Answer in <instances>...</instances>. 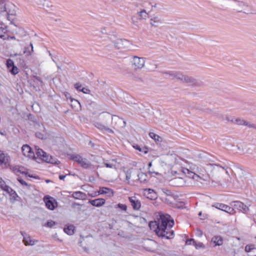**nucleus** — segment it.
Wrapping results in <instances>:
<instances>
[{
  "instance_id": "nucleus-1",
  "label": "nucleus",
  "mask_w": 256,
  "mask_h": 256,
  "mask_svg": "<svg viewBox=\"0 0 256 256\" xmlns=\"http://www.w3.org/2000/svg\"><path fill=\"white\" fill-rule=\"evenodd\" d=\"M174 225V221L168 214H161L157 220L152 221L149 223V227L158 236L166 239L174 238V231L172 228Z\"/></svg>"
},
{
  "instance_id": "nucleus-2",
  "label": "nucleus",
  "mask_w": 256,
  "mask_h": 256,
  "mask_svg": "<svg viewBox=\"0 0 256 256\" xmlns=\"http://www.w3.org/2000/svg\"><path fill=\"white\" fill-rule=\"evenodd\" d=\"M100 122H95L94 126L101 130H105L111 134H114V132L108 128V126L112 124V115L110 113L104 112L99 116Z\"/></svg>"
},
{
  "instance_id": "nucleus-3",
  "label": "nucleus",
  "mask_w": 256,
  "mask_h": 256,
  "mask_svg": "<svg viewBox=\"0 0 256 256\" xmlns=\"http://www.w3.org/2000/svg\"><path fill=\"white\" fill-rule=\"evenodd\" d=\"M232 6L234 9L238 12H243L248 14H256V10L244 2L234 0Z\"/></svg>"
},
{
  "instance_id": "nucleus-4",
  "label": "nucleus",
  "mask_w": 256,
  "mask_h": 256,
  "mask_svg": "<svg viewBox=\"0 0 256 256\" xmlns=\"http://www.w3.org/2000/svg\"><path fill=\"white\" fill-rule=\"evenodd\" d=\"M15 18V10L6 8L4 2H1L0 4V21L6 20L10 21V24H12Z\"/></svg>"
},
{
  "instance_id": "nucleus-5",
  "label": "nucleus",
  "mask_w": 256,
  "mask_h": 256,
  "mask_svg": "<svg viewBox=\"0 0 256 256\" xmlns=\"http://www.w3.org/2000/svg\"><path fill=\"white\" fill-rule=\"evenodd\" d=\"M36 158H34L36 160L38 158L40 160H42L46 162L50 163L52 164H58L60 163L59 161H57L55 158H52V156L47 154L44 152L42 149L40 148H37L36 146Z\"/></svg>"
},
{
  "instance_id": "nucleus-6",
  "label": "nucleus",
  "mask_w": 256,
  "mask_h": 256,
  "mask_svg": "<svg viewBox=\"0 0 256 256\" xmlns=\"http://www.w3.org/2000/svg\"><path fill=\"white\" fill-rule=\"evenodd\" d=\"M145 60L144 58L132 56L130 60L132 67L135 70H142L145 66Z\"/></svg>"
},
{
  "instance_id": "nucleus-7",
  "label": "nucleus",
  "mask_w": 256,
  "mask_h": 256,
  "mask_svg": "<svg viewBox=\"0 0 256 256\" xmlns=\"http://www.w3.org/2000/svg\"><path fill=\"white\" fill-rule=\"evenodd\" d=\"M70 158L76 162L84 168H88L91 166V163L86 158H84L77 154H69Z\"/></svg>"
},
{
  "instance_id": "nucleus-8",
  "label": "nucleus",
  "mask_w": 256,
  "mask_h": 256,
  "mask_svg": "<svg viewBox=\"0 0 256 256\" xmlns=\"http://www.w3.org/2000/svg\"><path fill=\"white\" fill-rule=\"evenodd\" d=\"M126 122L122 118L116 115H112V127L115 130L124 128Z\"/></svg>"
},
{
  "instance_id": "nucleus-9",
  "label": "nucleus",
  "mask_w": 256,
  "mask_h": 256,
  "mask_svg": "<svg viewBox=\"0 0 256 256\" xmlns=\"http://www.w3.org/2000/svg\"><path fill=\"white\" fill-rule=\"evenodd\" d=\"M206 165L208 166H210L212 167V171L214 172V176L216 178H218L220 175L222 174L224 170H226V174H229L227 170L228 166H220L219 164H210Z\"/></svg>"
},
{
  "instance_id": "nucleus-10",
  "label": "nucleus",
  "mask_w": 256,
  "mask_h": 256,
  "mask_svg": "<svg viewBox=\"0 0 256 256\" xmlns=\"http://www.w3.org/2000/svg\"><path fill=\"white\" fill-rule=\"evenodd\" d=\"M178 80L192 86H198V82L194 77L184 74L181 72Z\"/></svg>"
},
{
  "instance_id": "nucleus-11",
  "label": "nucleus",
  "mask_w": 256,
  "mask_h": 256,
  "mask_svg": "<svg viewBox=\"0 0 256 256\" xmlns=\"http://www.w3.org/2000/svg\"><path fill=\"white\" fill-rule=\"evenodd\" d=\"M194 180L192 184L200 185L202 184L204 182H208L210 178V176L208 174H204L200 172L199 174H196V176H194Z\"/></svg>"
},
{
  "instance_id": "nucleus-12",
  "label": "nucleus",
  "mask_w": 256,
  "mask_h": 256,
  "mask_svg": "<svg viewBox=\"0 0 256 256\" xmlns=\"http://www.w3.org/2000/svg\"><path fill=\"white\" fill-rule=\"evenodd\" d=\"M231 205L244 214H247L250 210L248 206L240 201H235L231 203Z\"/></svg>"
},
{
  "instance_id": "nucleus-13",
  "label": "nucleus",
  "mask_w": 256,
  "mask_h": 256,
  "mask_svg": "<svg viewBox=\"0 0 256 256\" xmlns=\"http://www.w3.org/2000/svg\"><path fill=\"white\" fill-rule=\"evenodd\" d=\"M212 206L231 214H234L235 212V210L234 208L223 204L216 203L212 205Z\"/></svg>"
},
{
  "instance_id": "nucleus-14",
  "label": "nucleus",
  "mask_w": 256,
  "mask_h": 256,
  "mask_svg": "<svg viewBox=\"0 0 256 256\" xmlns=\"http://www.w3.org/2000/svg\"><path fill=\"white\" fill-rule=\"evenodd\" d=\"M22 151L23 155L31 159L36 158L34 152L32 151L31 148L28 145L24 144L22 147Z\"/></svg>"
},
{
  "instance_id": "nucleus-15",
  "label": "nucleus",
  "mask_w": 256,
  "mask_h": 256,
  "mask_svg": "<svg viewBox=\"0 0 256 256\" xmlns=\"http://www.w3.org/2000/svg\"><path fill=\"white\" fill-rule=\"evenodd\" d=\"M44 200L46 208L49 210H54L58 206L55 200L49 196H44Z\"/></svg>"
},
{
  "instance_id": "nucleus-16",
  "label": "nucleus",
  "mask_w": 256,
  "mask_h": 256,
  "mask_svg": "<svg viewBox=\"0 0 256 256\" xmlns=\"http://www.w3.org/2000/svg\"><path fill=\"white\" fill-rule=\"evenodd\" d=\"M6 66L10 72L12 74H16L18 72V68L14 66L13 60L8 59L6 60Z\"/></svg>"
},
{
  "instance_id": "nucleus-17",
  "label": "nucleus",
  "mask_w": 256,
  "mask_h": 256,
  "mask_svg": "<svg viewBox=\"0 0 256 256\" xmlns=\"http://www.w3.org/2000/svg\"><path fill=\"white\" fill-rule=\"evenodd\" d=\"M20 233L23 236V242L26 246H33L35 244L36 241L32 239L29 235L23 232H21Z\"/></svg>"
},
{
  "instance_id": "nucleus-18",
  "label": "nucleus",
  "mask_w": 256,
  "mask_h": 256,
  "mask_svg": "<svg viewBox=\"0 0 256 256\" xmlns=\"http://www.w3.org/2000/svg\"><path fill=\"white\" fill-rule=\"evenodd\" d=\"M164 74L166 75L165 78H170L172 80L176 79L178 80L181 72L174 71H168L164 72Z\"/></svg>"
},
{
  "instance_id": "nucleus-19",
  "label": "nucleus",
  "mask_w": 256,
  "mask_h": 256,
  "mask_svg": "<svg viewBox=\"0 0 256 256\" xmlns=\"http://www.w3.org/2000/svg\"><path fill=\"white\" fill-rule=\"evenodd\" d=\"M128 199L132 206V208L134 210H140L141 206V203L140 202L136 196L129 197Z\"/></svg>"
},
{
  "instance_id": "nucleus-20",
  "label": "nucleus",
  "mask_w": 256,
  "mask_h": 256,
  "mask_svg": "<svg viewBox=\"0 0 256 256\" xmlns=\"http://www.w3.org/2000/svg\"><path fill=\"white\" fill-rule=\"evenodd\" d=\"M8 28L2 22L0 23V38L3 40L8 39V36H7Z\"/></svg>"
},
{
  "instance_id": "nucleus-21",
  "label": "nucleus",
  "mask_w": 256,
  "mask_h": 256,
  "mask_svg": "<svg viewBox=\"0 0 256 256\" xmlns=\"http://www.w3.org/2000/svg\"><path fill=\"white\" fill-rule=\"evenodd\" d=\"M3 190L6 192L8 194H10V200L15 201L16 200V198L18 197V196L16 192L13 190L11 188L8 186H6V188H4Z\"/></svg>"
},
{
  "instance_id": "nucleus-22",
  "label": "nucleus",
  "mask_w": 256,
  "mask_h": 256,
  "mask_svg": "<svg viewBox=\"0 0 256 256\" xmlns=\"http://www.w3.org/2000/svg\"><path fill=\"white\" fill-rule=\"evenodd\" d=\"M144 195L148 199L153 200L156 198V194L152 189L148 188L144 190Z\"/></svg>"
},
{
  "instance_id": "nucleus-23",
  "label": "nucleus",
  "mask_w": 256,
  "mask_h": 256,
  "mask_svg": "<svg viewBox=\"0 0 256 256\" xmlns=\"http://www.w3.org/2000/svg\"><path fill=\"white\" fill-rule=\"evenodd\" d=\"M224 240L220 236H214L211 240V242L214 244V246H220L223 244Z\"/></svg>"
},
{
  "instance_id": "nucleus-24",
  "label": "nucleus",
  "mask_w": 256,
  "mask_h": 256,
  "mask_svg": "<svg viewBox=\"0 0 256 256\" xmlns=\"http://www.w3.org/2000/svg\"><path fill=\"white\" fill-rule=\"evenodd\" d=\"M110 41L114 44L115 48L117 50H120L124 47V42H126V40L122 39H116L114 40H112L110 38Z\"/></svg>"
},
{
  "instance_id": "nucleus-25",
  "label": "nucleus",
  "mask_w": 256,
  "mask_h": 256,
  "mask_svg": "<svg viewBox=\"0 0 256 256\" xmlns=\"http://www.w3.org/2000/svg\"><path fill=\"white\" fill-rule=\"evenodd\" d=\"M105 200L104 198H96L93 200H90L89 202L93 206L100 207L105 204Z\"/></svg>"
},
{
  "instance_id": "nucleus-26",
  "label": "nucleus",
  "mask_w": 256,
  "mask_h": 256,
  "mask_svg": "<svg viewBox=\"0 0 256 256\" xmlns=\"http://www.w3.org/2000/svg\"><path fill=\"white\" fill-rule=\"evenodd\" d=\"M186 182L184 178H176L172 180L171 182L172 184L176 186H182Z\"/></svg>"
},
{
  "instance_id": "nucleus-27",
  "label": "nucleus",
  "mask_w": 256,
  "mask_h": 256,
  "mask_svg": "<svg viewBox=\"0 0 256 256\" xmlns=\"http://www.w3.org/2000/svg\"><path fill=\"white\" fill-rule=\"evenodd\" d=\"M72 196L75 199L84 200L86 199V196L85 193L78 191L73 192Z\"/></svg>"
},
{
  "instance_id": "nucleus-28",
  "label": "nucleus",
  "mask_w": 256,
  "mask_h": 256,
  "mask_svg": "<svg viewBox=\"0 0 256 256\" xmlns=\"http://www.w3.org/2000/svg\"><path fill=\"white\" fill-rule=\"evenodd\" d=\"M162 23V21L158 16H154L150 19V24L152 26L157 27Z\"/></svg>"
},
{
  "instance_id": "nucleus-29",
  "label": "nucleus",
  "mask_w": 256,
  "mask_h": 256,
  "mask_svg": "<svg viewBox=\"0 0 256 256\" xmlns=\"http://www.w3.org/2000/svg\"><path fill=\"white\" fill-rule=\"evenodd\" d=\"M235 122L238 125L247 126L249 128H256V126L253 124H250L248 122H246L244 120L240 118H236L235 120Z\"/></svg>"
},
{
  "instance_id": "nucleus-30",
  "label": "nucleus",
  "mask_w": 256,
  "mask_h": 256,
  "mask_svg": "<svg viewBox=\"0 0 256 256\" xmlns=\"http://www.w3.org/2000/svg\"><path fill=\"white\" fill-rule=\"evenodd\" d=\"M99 193L100 194H106L110 197L114 195V192L112 189L105 187L100 188L99 190Z\"/></svg>"
},
{
  "instance_id": "nucleus-31",
  "label": "nucleus",
  "mask_w": 256,
  "mask_h": 256,
  "mask_svg": "<svg viewBox=\"0 0 256 256\" xmlns=\"http://www.w3.org/2000/svg\"><path fill=\"white\" fill-rule=\"evenodd\" d=\"M70 99L71 102V106L72 108H75L77 110L78 109H80L81 106L80 102L78 100L72 98L71 96H70Z\"/></svg>"
},
{
  "instance_id": "nucleus-32",
  "label": "nucleus",
  "mask_w": 256,
  "mask_h": 256,
  "mask_svg": "<svg viewBox=\"0 0 256 256\" xmlns=\"http://www.w3.org/2000/svg\"><path fill=\"white\" fill-rule=\"evenodd\" d=\"M8 156L7 154H4L2 152L0 151V164H6L8 162Z\"/></svg>"
},
{
  "instance_id": "nucleus-33",
  "label": "nucleus",
  "mask_w": 256,
  "mask_h": 256,
  "mask_svg": "<svg viewBox=\"0 0 256 256\" xmlns=\"http://www.w3.org/2000/svg\"><path fill=\"white\" fill-rule=\"evenodd\" d=\"M138 19L140 20H146L148 16V14L145 10H141L137 12Z\"/></svg>"
},
{
  "instance_id": "nucleus-34",
  "label": "nucleus",
  "mask_w": 256,
  "mask_h": 256,
  "mask_svg": "<svg viewBox=\"0 0 256 256\" xmlns=\"http://www.w3.org/2000/svg\"><path fill=\"white\" fill-rule=\"evenodd\" d=\"M138 180L140 182L146 183L147 182V174L144 172H140L138 174Z\"/></svg>"
},
{
  "instance_id": "nucleus-35",
  "label": "nucleus",
  "mask_w": 256,
  "mask_h": 256,
  "mask_svg": "<svg viewBox=\"0 0 256 256\" xmlns=\"http://www.w3.org/2000/svg\"><path fill=\"white\" fill-rule=\"evenodd\" d=\"M64 230L67 234L72 235L74 234V226L73 225L68 226Z\"/></svg>"
},
{
  "instance_id": "nucleus-36",
  "label": "nucleus",
  "mask_w": 256,
  "mask_h": 256,
  "mask_svg": "<svg viewBox=\"0 0 256 256\" xmlns=\"http://www.w3.org/2000/svg\"><path fill=\"white\" fill-rule=\"evenodd\" d=\"M184 172L186 174V176L190 178H192L193 180H194V176H196V174L195 173L193 172H192L190 171L188 169H186L184 170Z\"/></svg>"
},
{
  "instance_id": "nucleus-37",
  "label": "nucleus",
  "mask_w": 256,
  "mask_h": 256,
  "mask_svg": "<svg viewBox=\"0 0 256 256\" xmlns=\"http://www.w3.org/2000/svg\"><path fill=\"white\" fill-rule=\"evenodd\" d=\"M149 136L152 138L154 139L156 142H160V139L161 138L159 136L152 132H150Z\"/></svg>"
},
{
  "instance_id": "nucleus-38",
  "label": "nucleus",
  "mask_w": 256,
  "mask_h": 256,
  "mask_svg": "<svg viewBox=\"0 0 256 256\" xmlns=\"http://www.w3.org/2000/svg\"><path fill=\"white\" fill-rule=\"evenodd\" d=\"M194 246L196 248L197 250L200 249V248H202V249L206 248V246H205L204 244L201 242H196V241H195V242H194Z\"/></svg>"
},
{
  "instance_id": "nucleus-39",
  "label": "nucleus",
  "mask_w": 256,
  "mask_h": 256,
  "mask_svg": "<svg viewBox=\"0 0 256 256\" xmlns=\"http://www.w3.org/2000/svg\"><path fill=\"white\" fill-rule=\"evenodd\" d=\"M245 250L246 252H256V248H254L253 246L247 245L245 247Z\"/></svg>"
},
{
  "instance_id": "nucleus-40",
  "label": "nucleus",
  "mask_w": 256,
  "mask_h": 256,
  "mask_svg": "<svg viewBox=\"0 0 256 256\" xmlns=\"http://www.w3.org/2000/svg\"><path fill=\"white\" fill-rule=\"evenodd\" d=\"M74 88L84 93H86V92L84 91V90H85V88H82V85L79 82H77L74 84Z\"/></svg>"
},
{
  "instance_id": "nucleus-41",
  "label": "nucleus",
  "mask_w": 256,
  "mask_h": 256,
  "mask_svg": "<svg viewBox=\"0 0 256 256\" xmlns=\"http://www.w3.org/2000/svg\"><path fill=\"white\" fill-rule=\"evenodd\" d=\"M126 174V178L127 181H129V180L131 178L132 173V169H129L128 170L124 172Z\"/></svg>"
},
{
  "instance_id": "nucleus-42",
  "label": "nucleus",
  "mask_w": 256,
  "mask_h": 256,
  "mask_svg": "<svg viewBox=\"0 0 256 256\" xmlns=\"http://www.w3.org/2000/svg\"><path fill=\"white\" fill-rule=\"evenodd\" d=\"M56 224L55 222L53 220H49L46 224L45 226L49 228H52Z\"/></svg>"
},
{
  "instance_id": "nucleus-43",
  "label": "nucleus",
  "mask_w": 256,
  "mask_h": 256,
  "mask_svg": "<svg viewBox=\"0 0 256 256\" xmlns=\"http://www.w3.org/2000/svg\"><path fill=\"white\" fill-rule=\"evenodd\" d=\"M46 0H34V2L38 6H43Z\"/></svg>"
},
{
  "instance_id": "nucleus-44",
  "label": "nucleus",
  "mask_w": 256,
  "mask_h": 256,
  "mask_svg": "<svg viewBox=\"0 0 256 256\" xmlns=\"http://www.w3.org/2000/svg\"><path fill=\"white\" fill-rule=\"evenodd\" d=\"M36 136L40 139H44L45 136L44 134L41 132H36Z\"/></svg>"
},
{
  "instance_id": "nucleus-45",
  "label": "nucleus",
  "mask_w": 256,
  "mask_h": 256,
  "mask_svg": "<svg viewBox=\"0 0 256 256\" xmlns=\"http://www.w3.org/2000/svg\"><path fill=\"white\" fill-rule=\"evenodd\" d=\"M162 191L166 196H172V192L170 190L168 189L163 188V189H162Z\"/></svg>"
},
{
  "instance_id": "nucleus-46",
  "label": "nucleus",
  "mask_w": 256,
  "mask_h": 256,
  "mask_svg": "<svg viewBox=\"0 0 256 256\" xmlns=\"http://www.w3.org/2000/svg\"><path fill=\"white\" fill-rule=\"evenodd\" d=\"M117 206L122 210L126 211L127 210V206L126 204H118Z\"/></svg>"
},
{
  "instance_id": "nucleus-47",
  "label": "nucleus",
  "mask_w": 256,
  "mask_h": 256,
  "mask_svg": "<svg viewBox=\"0 0 256 256\" xmlns=\"http://www.w3.org/2000/svg\"><path fill=\"white\" fill-rule=\"evenodd\" d=\"M195 241L196 240L193 238H189L186 240V244L188 245H190L192 244L194 245Z\"/></svg>"
},
{
  "instance_id": "nucleus-48",
  "label": "nucleus",
  "mask_w": 256,
  "mask_h": 256,
  "mask_svg": "<svg viewBox=\"0 0 256 256\" xmlns=\"http://www.w3.org/2000/svg\"><path fill=\"white\" fill-rule=\"evenodd\" d=\"M6 184L4 180L0 177V188L3 190L6 188Z\"/></svg>"
},
{
  "instance_id": "nucleus-49",
  "label": "nucleus",
  "mask_w": 256,
  "mask_h": 256,
  "mask_svg": "<svg viewBox=\"0 0 256 256\" xmlns=\"http://www.w3.org/2000/svg\"><path fill=\"white\" fill-rule=\"evenodd\" d=\"M202 232L199 228L196 229V235L198 237H201L202 236Z\"/></svg>"
},
{
  "instance_id": "nucleus-50",
  "label": "nucleus",
  "mask_w": 256,
  "mask_h": 256,
  "mask_svg": "<svg viewBox=\"0 0 256 256\" xmlns=\"http://www.w3.org/2000/svg\"><path fill=\"white\" fill-rule=\"evenodd\" d=\"M104 164L106 167V168H116L114 165L110 164H108L107 162H104Z\"/></svg>"
},
{
  "instance_id": "nucleus-51",
  "label": "nucleus",
  "mask_w": 256,
  "mask_h": 256,
  "mask_svg": "<svg viewBox=\"0 0 256 256\" xmlns=\"http://www.w3.org/2000/svg\"><path fill=\"white\" fill-rule=\"evenodd\" d=\"M36 126H38L40 128V130H42L44 132L46 130V128L42 124L38 123Z\"/></svg>"
},
{
  "instance_id": "nucleus-52",
  "label": "nucleus",
  "mask_w": 256,
  "mask_h": 256,
  "mask_svg": "<svg viewBox=\"0 0 256 256\" xmlns=\"http://www.w3.org/2000/svg\"><path fill=\"white\" fill-rule=\"evenodd\" d=\"M100 32L102 34H106L107 32L106 28V27H102L100 28Z\"/></svg>"
},
{
  "instance_id": "nucleus-53",
  "label": "nucleus",
  "mask_w": 256,
  "mask_h": 256,
  "mask_svg": "<svg viewBox=\"0 0 256 256\" xmlns=\"http://www.w3.org/2000/svg\"><path fill=\"white\" fill-rule=\"evenodd\" d=\"M18 180L19 181V182L22 184V185H24V186H27L28 185V184L24 181V180H22V179H18Z\"/></svg>"
},
{
  "instance_id": "nucleus-54",
  "label": "nucleus",
  "mask_w": 256,
  "mask_h": 256,
  "mask_svg": "<svg viewBox=\"0 0 256 256\" xmlns=\"http://www.w3.org/2000/svg\"><path fill=\"white\" fill-rule=\"evenodd\" d=\"M66 176V175H60L59 176V178L60 180H64Z\"/></svg>"
},
{
  "instance_id": "nucleus-55",
  "label": "nucleus",
  "mask_w": 256,
  "mask_h": 256,
  "mask_svg": "<svg viewBox=\"0 0 256 256\" xmlns=\"http://www.w3.org/2000/svg\"><path fill=\"white\" fill-rule=\"evenodd\" d=\"M134 148L140 152L142 151V149L140 148V146H138V145H136V146H134Z\"/></svg>"
},
{
  "instance_id": "nucleus-56",
  "label": "nucleus",
  "mask_w": 256,
  "mask_h": 256,
  "mask_svg": "<svg viewBox=\"0 0 256 256\" xmlns=\"http://www.w3.org/2000/svg\"><path fill=\"white\" fill-rule=\"evenodd\" d=\"M30 48H31V50L30 51H28V53L29 54H30L31 52L33 51V45L32 44H30Z\"/></svg>"
},
{
  "instance_id": "nucleus-57",
  "label": "nucleus",
  "mask_w": 256,
  "mask_h": 256,
  "mask_svg": "<svg viewBox=\"0 0 256 256\" xmlns=\"http://www.w3.org/2000/svg\"><path fill=\"white\" fill-rule=\"evenodd\" d=\"M252 254H249V256H256V252H251Z\"/></svg>"
},
{
  "instance_id": "nucleus-58",
  "label": "nucleus",
  "mask_w": 256,
  "mask_h": 256,
  "mask_svg": "<svg viewBox=\"0 0 256 256\" xmlns=\"http://www.w3.org/2000/svg\"><path fill=\"white\" fill-rule=\"evenodd\" d=\"M7 36H8V39H9V38L12 39V40H14V39H16V38H15L14 36H8V34H7Z\"/></svg>"
},
{
  "instance_id": "nucleus-59",
  "label": "nucleus",
  "mask_w": 256,
  "mask_h": 256,
  "mask_svg": "<svg viewBox=\"0 0 256 256\" xmlns=\"http://www.w3.org/2000/svg\"><path fill=\"white\" fill-rule=\"evenodd\" d=\"M247 152L248 153V154H252V152H250V148H248V150H247Z\"/></svg>"
},
{
  "instance_id": "nucleus-60",
  "label": "nucleus",
  "mask_w": 256,
  "mask_h": 256,
  "mask_svg": "<svg viewBox=\"0 0 256 256\" xmlns=\"http://www.w3.org/2000/svg\"><path fill=\"white\" fill-rule=\"evenodd\" d=\"M84 248V251H86V252H88V249L84 247V248Z\"/></svg>"
},
{
  "instance_id": "nucleus-61",
  "label": "nucleus",
  "mask_w": 256,
  "mask_h": 256,
  "mask_svg": "<svg viewBox=\"0 0 256 256\" xmlns=\"http://www.w3.org/2000/svg\"><path fill=\"white\" fill-rule=\"evenodd\" d=\"M152 162H149V164H148V168H150L152 166Z\"/></svg>"
},
{
  "instance_id": "nucleus-62",
  "label": "nucleus",
  "mask_w": 256,
  "mask_h": 256,
  "mask_svg": "<svg viewBox=\"0 0 256 256\" xmlns=\"http://www.w3.org/2000/svg\"><path fill=\"white\" fill-rule=\"evenodd\" d=\"M68 96H70V94H68V96L66 95V97L67 99L70 98V97H68Z\"/></svg>"
},
{
  "instance_id": "nucleus-63",
  "label": "nucleus",
  "mask_w": 256,
  "mask_h": 256,
  "mask_svg": "<svg viewBox=\"0 0 256 256\" xmlns=\"http://www.w3.org/2000/svg\"><path fill=\"white\" fill-rule=\"evenodd\" d=\"M48 52L49 55L52 56V54L50 53V51H48Z\"/></svg>"
},
{
  "instance_id": "nucleus-64",
  "label": "nucleus",
  "mask_w": 256,
  "mask_h": 256,
  "mask_svg": "<svg viewBox=\"0 0 256 256\" xmlns=\"http://www.w3.org/2000/svg\"><path fill=\"white\" fill-rule=\"evenodd\" d=\"M156 68V64H154V70Z\"/></svg>"
}]
</instances>
